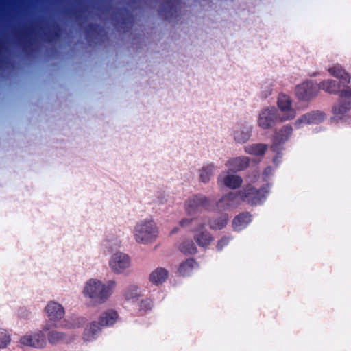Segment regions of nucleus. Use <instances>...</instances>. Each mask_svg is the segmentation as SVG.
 <instances>
[{
    "mask_svg": "<svg viewBox=\"0 0 351 351\" xmlns=\"http://www.w3.org/2000/svg\"><path fill=\"white\" fill-rule=\"evenodd\" d=\"M329 73L339 80L328 79L321 82L318 84L320 89L330 94L339 93L340 99L337 105L333 107L334 114L342 115L351 108V88L346 87L340 90L341 87H345L350 83V75L339 64H335L328 69Z\"/></svg>",
    "mask_w": 351,
    "mask_h": 351,
    "instance_id": "f257e3e1",
    "label": "nucleus"
},
{
    "mask_svg": "<svg viewBox=\"0 0 351 351\" xmlns=\"http://www.w3.org/2000/svg\"><path fill=\"white\" fill-rule=\"evenodd\" d=\"M117 286L114 280H109L106 282L96 279L90 278L85 283L82 294L88 298L94 306L105 303L112 295Z\"/></svg>",
    "mask_w": 351,
    "mask_h": 351,
    "instance_id": "f03ea898",
    "label": "nucleus"
},
{
    "mask_svg": "<svg viewBox=\"0 0 351 351\" xmlns=\"http://www.w3.org/2000/svg\"><path fill=\"white\" fill-rule=\"evenodd\" d=\"M159 234L158 228L154 220L145 219L138 221L133 230L134 239L140 244L154 243Z\"/></svg>",
    "mask_w": 351,
    "mask_h": 351,
    "instance_id": "7ed1b4c3",
    "label": "nucleus"
},
{
    "mask_svg": "<svg viewBox=\"0 0 351 351\" xmlns=\"http://www.w3.org/2000/svg\"><path fill=\"white\" fill-rule=\"evenodd\" d=\"M118 314L113 310H108L103 313L99 321L91 322L85 329L84 332V339L86 341L94 340L100 332V326H110L117 321Z\"/></svg>",
    "mask_w": 351,
    "mask_h": 351,
    "instance_id": "20e7f679",
    "label": "nucleus"
},
{
    "mask_svg": "<svg viewBox=\"0 0 351 351\" xmlns=\"http://www.w3.org/2000/svg\"><path fill=\"white\" fill-rule=\"evenodd\" d=\"M269 184L256 189L251 184H248L239 191L241 202H245L251 205H257L263 203L269 192Z\"/></svg>",
    "mask_w": 351,
    "mask_h": 351,
    "instance_id": "39448f33",
    "label": "nucleus"
},
{
    "mask_svg": "<svg viewBox=\"0 0 351 351\" xmlns=\"http://www.w3.org/2000/svg\"><path fill=\"white\" fill-rule=\"evenodd\" d=\"M292 132L293 128L290 125H285L280 130L275 132L271 150L276 153V156L273 158V162L276 166L281 162L282 157L281 151L283 149L282 145L288 140Z\"/></svg>",
    "mask_w": 351,
    "mask_h": 351,
    "instance_id": "423d86ee",
    "label": "nucleus"
},
{
    "mask_svg": "<svg viewBox=\"0 0 351 351\" xmlns=\"http://www.w3.org/2000/svg\"><path fill=\"white\" fill-rule=\"evenodd\" d=\"M279 111L275 107H266L259 113L257 123L263 129H269L273 128L277 123L282 122Z\"/></svg>",
    "mask_w": 351,
    "mask_h": 351,
    "instance_id": "0eeeda50",
    "label": "nucleus"
},
{
    "mask_svg": "<svg viewBox=\"0 0 351 351\" xmlns=\"http://www.w3.org/2000/svg\"><path fill=\"white\" fill-rule=\"evenodd\" d=\"M212 208L211 200L202 194L193 195L185 202L186 211L189 215H193L203 210H210Z\"/></svg>",
    "mask_w": 351,
    "mask_h": 351,
    "instance_id": "6e6552de",
    "label": "nucleus"
},
{
    "mask_svg": "<svg viewBox=\"0 0 351 351\" xmlns=\"http://www.w3.org/2000/svg\"><path fill=\"white\" fill-rule=\"evenodd\" d=\"M319 93L318 84L313 80H307L297 85L295 94L299 100L308 101L315 97Z\"/></svg>",
    "mask_w": 351,
    "mask_h": 351,
    "instance_id": "1a4fd4ad",
    "label": "nucleus"
},
{
    "mask_svg": "<svg viewBox=\"0 0 351 351\" xmlns=\"http://www.w3.org/2000/svg\"><path fill=\"white\" fill-rule=\"evenodd\" d=\"M108 263L110 269L113 273L122 274L130 268L131 258L127 254L118 252L111 256Z\"/></svg>",
    "mask_w": 351,
    "mask_h": 351,
    "instance_id": "9d476101",
    "label": "nucleus"
},
{
    "mask_svg": "<svg viewBox=\"0 0 351 351\" xmlns=\"http://www.w3.org/2000/svg\"><path fill=\"white\" fill-rule=\"evenodd\" d=\"M252 125L246 121H241L235 124L232 128V136L237 143H247L252 134Z\"/></svg>",
    "mask_w": 351,
    "mask_h": 351,
    "instance_id": "9b49d317",
    "label": "nucleus"
},
{
    "mask_svg": "<svg viewBox=\"0 0 351 351\" xmlns=\"http://www.w3.org/2000/svg\"><path fill=\"white\" fill-rule=\"evenodd\" d=\"M19 343L24 346L43 348L46 345L45 335L42 330L27 332L20 338Z\"/></svg>",
    "mask_w": 351,
    "mask_h": 351,
    "instance_id": "f8f14e48",
    "label": "nucleus"
},
{
    "mask_svg": "<svg viewBox=\"0 0 351 351\" xmlns=\"http://www.w3.org/2000/svg\"><path fill=\"white\" fill-rule=\"evenodd\" d=\"M241 202L239 192H229L217 202L216 207L221 212L231 211L237 208Z\"/></svg>",
    "mask_w": 351,
    "mask_h": 351,
    "instance_id": "ddd939ff",
    "label": "nucleus"
},
{
    "mask_svg": "<svg viewBox=\"0 0 351 351\" xmlns=\"http://www.w3.org/2000/svg\"><path fill=\"white\" fill-rule=\"evenodd\" d=\"M277 104L282 121L292 119L295 117V110L291 106L292 101L289 96L285 94L280 95Z\"/></svg>",
    "mask_w": 351,
    "mask_h": 351,
    "instance_id": "4468645a",
    "label": "nucleus"
},
{
    "mask_svg": "<svg viewBox=\"0 0 351 351\" xmlns=\"http://www.w3.org/2000/svg\"><path fill=\"white\" fill-rule=\"evenodd\" d=\"M326 119L324 112L319 110L311 111L301 116L295 122L297 128H302L306 124H319Z\"/></svg>",
    "mask_w": 351,
    "mask_h": 351,
    "instance_id": "2eb2a0df",
    "label": "nucleus"
},
{
    "mask_svg": "<svg viewBox=\"0 0 351 351\" xmlns=\"http://www.w3.org/2000/svg\"><path fill=\"white\" fill-rule=\"evenodd\" d=\"M159 15L165 20H171L178 16L177 1L165 0L158 10Z\"/></svg>",
    "mask_w": 351,
    "mask_h": 351,
    "instance_id": "dca6fc26",
    "label": "nucleus"
},
{
    "mask_svg": "<svg viewBox=\"0 0 351 351\" xmlns=\"http://www.w3.org/2000/svg\"><path fill=\"white\" fill-rule=\"evenodd\" d=\"M250 159L247 156H239L229 159L226 166L232 172H237L245 169L249 167Z\"/></svg>",
    "mask_w": 351,
    "mask_h": 351,
    "instance_id": "f3484780",
    "label": "nucleus"
},
{
    "mask_svg": "<svg viewBox=\"0 0 351 351\" xmlns=\"http://www.w3.org/2000/svg\"><path fill=\"white\" fill-rule=\"evenodd\" d=\"M45 311L51 320H60L63 318L65 311L59 303L50 301L45 307Z\"/></svg>",
    "mask_w": 351,
    "mask_h": 351,
    "instance_id": "a211bd4d",
    "label": "nucleus"
},
{
    "mask_svg": "<svg viewBox=\"0 0 351 351\" xmlns=\"http://www.w3.org/2000/svg\"><path fill=\"white\" fill-rule=\"evenodd\" d=\"M205 224L203 222L198 223V226L194 229L197 233L195 234V239L199 246L206 247L212 241L213 238L209 232L203 230Z\"/></svg>",
    "mask_w": 351,
    "mask_h": 351,
    "instance_id": "6ab92c4d",
    "label": "nucleus"
},
{
    "mask_svg": "<svg viewBox=\"0 0 351 351\" xmlns=\"http://www.w3.org/2000/svg\"><path fill=\"white\" fill-rule=\"evenodd\" d=\"M218 180L219 181L223 182L226 187L233 189L239 188L243 182L241 177L237 175L229 174L227 172H223L219 175Z\"/></svg>",
    "mask_w": 351,
    "mask_h": 351,
    "instance_id": "aec40b11",
    "label": "nucleus"
},
{
    "mask_svg": "<svg viewBox=\"0 0 351 351\" xmlns=\"http://www.w3.org/2000/svg\"><path fill=\"white\" fill-rule=\"evenodd\" d=\"M120 247V241L114 235L107 236L101 243V250L106 254L112 253Z\"/></svg>",
    "mask_w": 351,
    "mask_h": 351,
    "instance_id": "412c9836",
    "label": "nucleus"
},
{
    "mask_svg": "<svg viewBox=\"0 0 351 351\" xmlns=\"http://www.w3.org/2000/svg\"><path fill=\"white\" fill-rule=\"evenodd\" d=\"M251 220V215L249 213H242L235 217L232 221V227L234 230L241 231L248 225Z\"/></svg>",
    "mask_w": 351,
    "mask_h": 351,
    "instance_id": "4be33fe9",
    "label": "nucleus"
},
{
    "mask_svg": "<svg viewBox=\"0 0 351 351\" xmlns=\"http://www.w3.org/2000/svg\"><path fill=\"white\" fill-rule=\"evenodd\" d=\"M117 28L123 32H126L127 29L132 23V19L127 12L119 11L117 13Z\"/></svg>",
    "mask_w": 351,
    "mask_h": 351,
    "instance_id": "5701e85b",
    "label": "nucleus"
},
{
    "mask_svg": "<svg viewBox=\"0 0 351 351\" xmlns=\"http://www.w3.org/2000/svg\"><path fill=\"white\" fill-rule=\"evenodd\" d=\"M96 35L106 36L104 29L97 24H89L86 29V39L88 43H92Z\"/></svg>",
    "mask_w": 351,
    "mask_h": 351,
    "instance_id": "b1692460",
    "label": "nucleus"
},
{
    "mask_svg": "<svg viewBox=\"0 0 351 351\" xmlns=\"http://www.w3.org/2000/svg\"><path fill=\"white\" fill-rule=\"evenodd\" d=\"M141 295V289L134 285L128 286L123 292L124 298L130 302H136Z\"/></svg>",
    "mask_w": 351,
    "mask_h": 351,
    "instance_id": "393cba45",
    "label": "nucleus"
},
{
    "mask_svg": "<svg viewBox=\"0 0 351 351\" xmlns=\"http://www.w3.org/2000/svg\"><path fill=\"white\" fill-rule=\"evenodd\" d=\"M216 167L214 163L210 162L204 165L199 171V180L204 183H208L214 175Z\"/></svg>",
    "mask_w": 351,
    "mask_h": 351,
    "instance_id": "a878e982",
    "label": "nucleus"
},
{
    "mask_svg": "<svg viewBox=\"0 0 351 351\" xmlns=\"http://www.w3.org/2000/svg\"><path fill=\"white\" fill-rule=\"evenodd\" d=\"M268 148L267 145L263 143H254L244 147V151L250 155L262 157Z\"/></svg>",
    "mask_w": 351,
    "mask_h": 351,
    "instance_id": "bb28decb",
    "label": "nucleus"
},
{
    "mask_svg": "<svg viewBox=\"0 0 351 351\" xmlns=\"http://www.w3.org/2000/svg\"><path fill=\"white\" fill-rule=\"evenodd\" d=\"M167 277L168 271L164 268L159 267L151 273L149 280L152 283L159 285L164 282Z\"/></svg>",
    "mask_w": 351,
    "mask_h": 351,
    "instance_id": "cd10ccee",
    "label": "nucleus"
},
{
    "mask_svg": "<svg viewBox=\"0 0 351 351\" xmlns=\"http://www.w3.org/2000/svg\"><path fill=\"white\" fill-rule=\"evenodd\" d=\"M197 267V264L193 258H189L182 263L178 269L180 275L185 276H189L193 269Z\"/></svg>",
    "mask_w": 351,
    "mask_h": 351,
    "instance_id": "c85d7f7f",
    "label": "nucleus"
},
{
    "mask_svg": "<svg viewBox=\"0 0 351 351\" xmlns=\"http://www.w3.org/2000/svg\"><path fill=\"white\" fill-rule=\"evenodd\" d=\"M228 219V215L223 214L219 217L213 219V220L210 221V228L213 230H221L226 226Z\"/></svg>",
    "mask_w": 351,
    "mask_h": 351,
    "instance_id": "c756f323",
    "label": "nucleus"
},
{
    "mask_svg": "<svg viewBox=\"0 0 351 351\" xmlns=\"http://www.w3.org/2000/svg\"><path fill=\"white\" fill-rule=\"evenodd\" d=\"M43 36L45 41L48 43L52 42L55 38H58L60 36V29L58 25H51V29L44 32Z\"/></svg>",
    "mask_w": 351,
    "mask_h": 351,
    "instance_id": "7c9ffc66",
    "label": "nucleus"
},
{
    "mask_svg": "<svg viewBox=\"0 0 351 351\" xmlns=\"http://www.w3.org/2000/svg\"><path fill=\"white\" fill-rule=\"evenodd\" d=\"M181 252L184 254H192L196 253V246L193 241L187 240L183 242L179 247Z\"/></svg>",
    "mask_w": 351,
    "mask_h": 351,
    "instance_id": "2f4dec72",
    "label": "nucleus"
},
{
    "mask_svg": "<svg viewBox=\"0 0 351 351\" xmlns=\"http://www.w3.org/2000/svg\"><path fill=\"white\" fill-rule=\"evenodd\" d=\"M64 339V335L56 330H52L48 332V340L49 342L51 344L58 343Z\"/></svg>",
    "mask_w": 351,
    "mask_h": 351,
    "instance_id": "473e14b6",
    "label": "nucleus"
},
{
    "mask_svg": "<svg viewBox=\"0 0 351 351\" xmlns=\"http://www.w3.org/2000/svg\"><path fill=\"white\" fill-rule=\"evenodd\" d=\"M10 335L5 329H0V349L5 348L10 343Z\"/></svg>",
    "mask_w": 351,
    "mask_h": 351,
    "instance_id": "72a5a7b5",
    "label": "nucleus"
},
{
    "mask_svg": "<svg viewBox=\"0 0 351 351\" xmlns=\"http://www.w3.org/2000/svg\"><path fill=\"white\" fill-rule=\"evenodd\" d=\"M272 90L273 82L270 81L266 82L262 86V96L265 98H267L271 94Z\"/></svg>",
    "mask_w": 351,
    "mask_h": 351,
    "instance_id": "f704fd0d",
    "label": "nucleus"
},
{
    "mask_svg": "<svg viewBox=\"0 0 351 351\" xmlns=\"http://www.w3.org/2000/svg\"><path fill=\"white\" fill-rule=\"evenodd\" d=\"M55 321L56 320H51L49 319V321L46 322L43 326V331L48 332L52 331L51 330L56 327V324L53 322Z\"/></svg>",
    "mask_w": 351,
    "mask_h": 351,
    "instance_id": "c9c22d12",
    "label": "nucleus"
},
{
    "mask_svg": "<svg viewBox=\"0 0 351 351\" xmlns=\"http://www.w3.org/2000/svg\"><path fill=\"white\" fill-rule=\"evenodd\" d=\"M201 222L202 221H200L199 220H197V219H183L182 220L180 221V224L181 226L185 227V226H187L188 225H189L190 223H193L195 226H197V227L198 223H199Z\"/></svg>",
    "mask_w": 351,
    "mask_h": 351,
    "instance_id": "e433bc0d",
    "label": "nucleus"
},
{
    "mask_svg": "<svg viewBox=\"0 0 351 351\" xmlns=\"http://www.w3.org/2000/svg\"><path fill=\"white\" fill-rule=\"evenodd\" d=\"M152 307V303L149 300H143L140 304V311H146L150 310Z\"/></svg>",
    "mask_w": 351,
    "mask_h": 351,
    "instance_id": "4c0bfd02",
    "label": "nucleus"
},
{
    "mask_svg": "<svg viewBox=\"0 0 351 351\" xmlns=\"http://www.w3.org/2000/svg\"><path fill=\"white\" fill-rule=\"evenodd\" d=\"M230 241V238L228 237H222L217 243V247L218 250H221L224 246L228 245Z\"/></svg>",
    "mask_w": 351,
    "mask_h": 351,
    "instance_id": "58836bf2",
    "label": "nucleus"
},
{
    "mask_svg": "<svg viewBox=\"0 0 351 351\" xmlns=\"http://www.w3.org/2000/svg\"><path fill=\"white\" fill-rule=\"evenodd\" d=\"M274 171V170L272 168V167H271V166L267 167L265 169L264 172H263L264 179L266 180L268 176L273 175Z\"/></svg>",
    "mask_w": 351,
    "mask_h": 351,
    "instance_id": "ea45409f",
    "label": "nucleus"
},
{
    "mask_svg": "<svg viewBox=\"0 0 351 351\" xmlns=\"http://www.w3.org/2000/svg\"><path fill=\"white\" fill-rule=\"evenodd\" d=\"M31 33L28 29H23L20 35V37L23 38H29L31 36Z\"/></svg>",
    "mask_w": 351,
    "mask_h": 351,
    "instance_id": "a19ab883",
    "label": "nucleus"
},
{
    "mask_svg": "<svg viewBox=\"0 0 351 351\" xmlns=\"http://www.w3.org/2000/svg\"><path fill=\"white\" fill-rule=\"evenodd\" d=\"M158 201L160 204H165V202H167V199L165 197H160V196H158Z\"/></svg>",
    "mask_w": 351,
    "mask_h": 351,
    "instance_id": "79ce46f5",
    "label": "nucleus"
},
{
    "mask_svg": "<svg viewBox=\"0 0 351 351\" xmlns=\"http://www.w3.org/2000/svg\"><path fill=\"white\" fill-rule=\"evenodd\" d=\"M67 14H70V15H72V16H76L77 19H79V16L76 14V12H73V11H68L67 12Z\"/></svg>",
    "mask_w": 351,
    "mask_h": 351,
    "instance_id": "37998d69",
    "label": "nucleus"
},
{
    "mask_svg": "<svg viewBox=\"0 0 351 351\" xmlns=\"http://www.w3.org/2000/svg\"><path fill=\"white\" fill-rule=\"evenodd\" d=\"M179 230V228L178 227H176L174 228L171 231V234H174L176 233H177Z\"/></svg>",
    "mask_w": 351,
    "mask_h": 351,
    "instance_id": "c03bdc74",
    "label": "nucleus"
},
{
    "mask_svg": "<svg viewBox=\"0 0 351 351\" xmlns=\"http://www.w3.org/2000/svg\"><path fill=\"white\" fill-rule=\"evenodd\" d=\"M29 45H30V44H32V42H31V40H27V43H26L25 45H24L25 47V48H29Z\"/></svg>",
    "mask_w": 351,
    "mask_h": 351,
    "instance_id": "a18cd8bd",
    "label": "nucleus"
},
{
    "mask_svg": "<svg viewBox=\"0 0 351 351\" xmlns=\"http://www.w3.org/2000/svg\"><path fill=\"white\" fill-rule=\"evenodd\" d=\"M7 63V61L6 60H1L0 59V65H3V64H5Z\"/></svg>",
    "mask_w": 351,
    "mask_h": 351,
    "instance_id": "49530a36",
    "label": "nucleus"
}]
</instances>
